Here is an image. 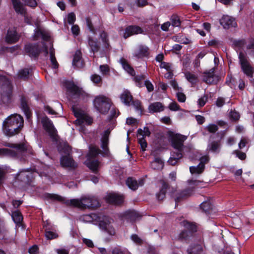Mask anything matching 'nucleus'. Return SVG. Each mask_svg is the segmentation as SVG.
Wrapping results in <instances>:
<instances>
[{"mask_svg":"<svg viewBox=\"0 0 254 254\" xmlns=\"http://www.w3.org/2000/svg\"><path fill=\"white\" fill-rule=\"evenodd\" d=\"M47 197L66 204L68 206L77 207L81 210L94 209L100 206L97 198L92 195H84L79 199H66L56 194H48Z\"/></svg>","mask_w":254,"mask_h":254,"instance_id":"nucleus-1","label":"nucleus"},{"mask_svg":"<svg viewBox=\"0 0 254 254\" xmlns=\"http://www.w3.org/2000/svg\"><path fill=\"white\" fill-rule=\"evenodd\" d=\"M10 148L0 149V155H6L11 157L19 158L33 155V150L27 143H7Z\"/></svg>","mask_w":254,"mask_h":254,"instance_id":"nucleus-2","label":"nucleus"},{"mask_svg":"<svg viewBox=\"0 0 254 254\" xmlns=\"http://www.w3.org/2000/svg\"><path fill=\"white\" fill-rule=\"evenodd\" d=\"M23 126V118L19 115L13 114L8 117L3 122L2 130L7 136L17 134Z\"/></svg>","mask_w":254,"mask_h":254,"instance_id":"nucleus-3","label":"nucleus"},{"mask_svg":"<svg viewBox=\"0 0 254 254\" xmlns=\"http://www.w3.org/2000/svg\"><path fill=\"white\" fill-rule=\"evenodd\" d=\"M187 136L180 134H172L171 136L172 146L177 150L174 152L172 156L168 160V163L171 165H175L178 160L183 157L182 149L184 147V142Z\"/></svg>","mask_w":254,"mask_h":254,"instance_id":"nucleus-4","label":"nucleus"},{"mask_svg":"<svg viewBox=\"0 0 254 254\" xmlns=\"http://www.w3.org/2000/svg\"><path fill=\"white\" fill-rule=\"evenodd\" d=\"M93 103L96 110L103 114H106L108 112L112 104L111 100L103 95L96 96Z\"/></svg>","mask_w":254,"mask_h":254,"instance_id":"nucleus-5","label":"nucleus"},{"mask_svg":"<svg viewBox=\"0 0 254 254\" xmlns=\"http://www.w3.org/2000/svg\"><path fill=\"white\" fill-rule=\"evenodd\" d=\"M0 86L1 90V98L4 103H8L12 94V86L7 78L0 75Z\"/></svg>","mask_w":254,"mask_h":254,"instance_id":"nucleus-6","label":"nucleus"},{"mask_svg":"<svg viewBox=\"0 0 254 254\" xmlns=\"http://www.w3.org/2000/svg\"><path fill=\"white\" fill-rule=\"evenodd\" d=\"M42 45V49L40 48L38 44H28L25 46V52L32 58H37L40 52L43 51L45 55L46 56L48 54V48L44 43H41Z\"/></svg>","mask_w":254,"mask_h":254,"instance_id":"nucleus-7","label":"nucleus"},{"mask_svg":"<svg viewBox=\"0 0 254 254\" xmlns=\"http://www.w3.org/2000/svg\"><path fill=\"white\" fill-rule=\"evenodd\" d=\"M239 58L241 69L244 74L249 77H253L254 68L248 61L246 56L243 53L240 52L239 55Z\"/></svg>","mask_w":254,"mask_h":254,"instance_id":"nucleus-8","label":"nucleus"},{"mask_svg":"<svg viewBox=\"0 0 254 254\" xmlns=\"http://www.w3.org/2000/svg\"><path fill=\"white\" fill-rule=\"evenodd\" d=\"M42 123L44 129L48 132L53 140H56L58 136L57 131L54 127L52 121L47 117L42 118Z\"/></svg>","mask_w":254,"mask_h":254,"instance_id":"nucleus-9","label":"nucleus"},{"mask_svg":"<svg viewBox=\"0 0 254 254\" xmlns=\"http://www.w3.org/2000/svg\"><path fill=\"white\" fill-rule=\"evenodd\" d=\"M203 80L207 84H216L219 80V77L214 74V68H213L204 73Z\"/></svg>","mask_w":254,"mask_h":254,"instance_id":"nucleus-10","label":"nucleus"},{"mask_svg":"<svg viewBox=\"0 0 254 254\" xmlns=\"http://www.w3.org/2000/svg\"><path fill=\"white\" fill-rule=\"evenodd\" d=\"M110 131L109 129L105 130L101 138V147L103 149V154L108 156L109 154V149L108 148L109 136Z\"/></svg>","mask_w":254,"mask_h":254,"instance_id":"nucleus-11","label":"nucleus"},{"mask_svg":"<svg viewBox=\"0 0 254 254\" xmlns=\"http://www.w3.org/2000/svg\"><path fill=\"white\" fill-rule=\"evenodd\" d=\"M143 30L141 27L136 25H131L127 26L124 33L123 37L125 39L134 35L142 33Z\"/></svg>","mask_w":254,"mask_h":254,"instance_id":"nucleus-12","label":"nucleus"},{"mask_svg":"<svg viewBox=\"0 0 254 254\" xmlns=\"http://www.w3.org/2000/svg\"><path fill=\"white\" fill-rule=\"evenodd\" d=\"M105 199L107 202L115 205L120 204L124 201L123 196L116 193H110L106 196Z\"/></svg>","mask_w":254,"mask_h":254,"instance_id":"nucleus-13","label":"nucleus"},{"mask_svg":"<svg viewBox=\"0 0 254 254\" xmlns=\"http://www.w3.org/2000/svg\"><path fill=\"white\" fill-rule=\"evenodd\" d=\"M99 226L101 229L110 235H114L116 234L115 228L109 221L103 220L100 221Z\"/></svg>","mask_w":254,"mask_h":254,"instance_id":"nucleus-14","label":"nucleus"},{"mask_svg":"<svg viewBox=\"0 0 254 254\" xmlns=\"http://www.w3.org/2000/svg\"><path fill=\"white\" fill-rule=\"evenodd\" d=\"M220 24L225 29H228L230 27H235L236 25V22L235 19L228 16L224 15L220 19Z\"/></svg>","mask_w":254,"mask_h":254,"instance_id":"nucleus-15","label":"nucleus"},{"mask_svg":"<svg viewBox=\"0 0 254 254\" xmlns=\"http://www.w3.org/2000/svg\"><path fill=\"white\" fill-rule=\"evenodd\" d=\"M19 36L17 34L15 28L10 29L8 30L5 37V41L7 43L13 44L17 42Z\"/></svg>","mask_w":254,"mask_h":254,"instance_id":"nucleus-16","label":"nucleus"},{"mask_svg":"<svg viewBox=\"0 0 254 254\" xmlns=\"http://www.w3.org/2000/svg\"><path fill=\"white\" fill-rule=\"evenodd\" d=\"M61 164L63 167L75 169L77 167L76 163L69 156H64L61 159Z\"/></svg>","mask_w":254,"mask_h":254,"instance_id":"nucleus-17","label":"nucleus"},{"mask_svg":"<svg viewBox=\"0 0 254 254\" xmlns=\"http://www.w3.org/2000/svg\"><path fill=\"white\" fill-rule=\"evenodd\" d=\"M159 183L161 185V189L159 192L156 194V197L159 200H162L165 197L166 192L169 189V186L164 180H160Z\"/></svg>","mask_w":254,"mask_h":254,"instance_id":"nucleus-18","label":"nucleus"},{"mask_svg":"<svg viewBox=\"0 0 254 254\" xmlns=\"http://www.w3.org/2000/svg\"><path fill=\"white\" fill-rule=\"evenodd\" d=\"M149 54V48L144 45H140L134 52V56L138 59L147 57Z\"/></svg>","mask_w":254,"mask_h":254,"instance_id":"nucleus-19","label":"nucleus"},{"mask_svg":"<svg viewBox=\"0 0 254 254\" xmlns=\"http://www.w3.org/2000/svg\"><path fill=\"white\" fill-rule=\"evenodd\" d=\"M21 108L24 112L27 119L31 116V112L28 106V99L27 97L22 96L20 98Z\"/></svg>","mask_w":254,"mask_h":254,"instance_id":"nucleus-20","label":"nucleus"},{"mask_svg":"<svg viewBox=\"0 0 254 254\" xmlns=\"http://www.w3.org/2000/svg\"><path fill=\"white\" fill-rule=\"evenodd\" d=\"M65 86L67 90L74 95L79 96L82 94V89L79 88L72 82H66Z\"/></svg>","mask_w":254,"mask_h":254,"instance_id":"nucleus-21","label":"nucleus"},{"mask_svg":"<svg viewBox=\"0 0 254 254\" xmlns=\"http://www.w3.org/2000/svg\"><path fill=\"white\" fill-rule=\"evenodd\" d=\"M72 64L77 68L83 67L84 63L81 59V53L80 51H76L74 55Z\"/></svg>","mask_w":254,"mask_h":254,"instance_id":"nucleus-22","label":"nucleus"},{"mask_svg":"<svg viewBox=\"0 0 254 254\" xmlns=\"http://www.w3.org/2000/svg\"><path fill=\"white\" fill-rule=\"evenodd\" d=\"M126 184L127 186L132 190H136L138 186L143 185V181L140 180L139 183L133 178H128Z\"/></svg>","mask_w":254,"mask_h":254,"instance_id":"nucleus-23","label":"nucleus"},{"mask_svg":"<svg viewBox=\"0 0 254 254\" xmlns=\"http://www.w3.org/2000/svg\"><path fill=\"white\" fill-rule=\"evenodd\" d=\"M120 98L123 103L129 106L132 101V96L128 90L124 91L121 95Z\"/></svg>","mask_w":254,"mask_h":254,"instance_id":"nucleus-24","label":"nucleus"},{"mask_svg":"<svg viewBox=\"0 0 254 254\" xmlns=\"http://www.w3.org/2000/svg\"><path fill=\"white\" fill-rule=\"evenodd\" d=\"M85 164L93 173H97L100 165V162L98 160H91L89 159L86 161Z\"/></svg>","mask_w":254,"mask_h":254,"instance_id":"nucleus-25","label":"nucleus"},{"mask_svg":"<svg viewBox=\"0 0 254 254\" xmlns=\"http://www.w3.org/2000/svg\"><path fill=\"white\" fill-rule=\"evenodd\" d=\"M15 11L21 15L25 14L26 10L21 2L18 0H11Z\"/></svg>","mask_w":254,"mask_h":254,"instance_id":"nucleus-26","label":"nucleus"},{"mask_svg":"<svg viewBox=\"0 0 254 254\" xmlns=\"http://www.w3.org/2000/svg\"><path fill=\"white\" fill-rule=\"evenodd\" d=\"M88 45L91 51L93 53V56L94 57V53L99 51L100 49V46L98 43L97 40L89 37L88 38Z\"/></svg>","mask_w":254,"mask_h":254,"instance_id":"nucleus-27","label":"nucleus"},{"mask_svg":"<svg viewBox=\"0 0 254 254\" xmlns=\"http://www.w3.org/2000/svg\"><path fill=\"white\" fill-rule=\"evenodd\" d=\"M220 143L219 141H212L209 143L207 150L214 153H218L220 150Z\"/></svg>","mask_w":254,"mask_h":254,"instance_id":"nucleus-28","label":"nucleus"},{"mask_svg":"<svg viewBox=\"0 0 254 254\" xmlns=\"http://www.w3.org/2000/svg\"><path fill=\"white\" fill-rule=\"evenodd\" d=\"M125 217L130 221L133 222L138 219L141 216L134 210H128L125 212Z\"/></svg>","mask_w":254,"mask_h":254,"instance_id":"nucleus-29","label":"nucleus"},{"mask_svg":"<svg viewBox=\"0 0 254 254\" xmlns=\"http://www.w3.org/2000/svg\"><path fill=\"white\" fill-rule=\"evenodd\" d=\"M148 110L150 113L160 112L164 110V107L160 102H154L149 105Z\"/></svg>","mask_w":254,"mask_h":254,"instance_id":"nucleus-30","label":"nucleus"},{"mask_svg":"<svg viewBox=\"0 0 254 254\" xmlns=\"http://www.w3.org/2000/svg\"><path fill=\"white\" fill-rule=\"evenodd\" d=\"M120 63L122 64L124 69L131 75L135 74V71L133 68L128 64L127 61L124 58H121Z\"/></svg>","mask_w":254,"mask_h":254,"instance_id":"nucleus-31","label":"nucleus"},{"mask_svg":"<svg viewBox=\"0 0 254 254\" xmlns=\"http://www.w3.org/2000/svg\"><path fill=\"white\" fill-rule=\"evenodd\" d=\"M192 193V190L190 189L184 190L178 194V195L175 197V200L176 203H178L182 199L191 195Z\"/></svg>","mask_w":254,"mask_h":254,"instance_id":"nucleus-32","label":"nucleus"},{"mask_svg":"<svg viewBox=\"0 0 254 254\" xmlns=\"http://www.w3.org/2000/svg\"><path fill=\"white\" fill-rule=\"evenodd\" d=\"M181 224L185 228L189 230L190 232V233L196 231V226L195 224L192 222L185 220L181 222Z\"/></svg>","mask_w":254,"mask_h":254,"instance_id":"nucleus-33","label":"nucleus"},{"mask_svg":"<svg viewBox=\"0 0 254 254\" xmlns=\"http://www.w3.org/2000/svg\"><path fill=\"white\" fill-rule=\"evenodd\" d=\"M189 254H204L203 247L200 245H196L192 246L188 250Z\"/></svg>","mask_w":254,"mask_h":254,"instance_id":"nucleus-34","label":"nucleus"},{"mask_svg":"<svg viewBox=\"0 0 254 254\" xmlns=\"http://www.w3.org/2000/svg\"><path fill=\"white\" fill-rule=\"evenodd\" d=\"M205 168V166L202 164H199L197 166H191L190 167V172L192 174H200Z\"/></svg>","mask_w":254,"mask_h":254,"instance_id":"nucleus-35","label":"nucleus"},{"mask_svg":"<svg viewBox=\"0 0 254 254\" xmlns=\"http://www.w3.org/2000/svg\"><path fill=\"white\" fill-rule=\"evenodd\" d=\"M72 111L73 112L74 115L77 118V120L75 121V124H77L80 125L81 119L83 118L85 114L80 110L73 108Z\"/></svg>","mask_w":254,"mask_h":254,"instance_id":"nucleus-36","label":"nucleus"},{"mask_svg":"<svg viewBox=\"0 0 254 254\" xmlns=\"http://www.w3.org/2000/svg\"><path fill=\"white\" fill-rule=\"evenodd\" d=\"M151 167L154 170H159L163 168V163L161 159L156 158L152 162Z\"/></svg>","mask_w":254,"mask_h":254,"instance_id":"nucleus-37","label":"nucleus"},{"mask_svg":"<svg viewBox=\"0 0 254 254\" xmlns=\"http://www.w3.org/2000/svg\"><path fill=\"white\" fill-rule=\"evenodd\" d=\"M30 74V69L29 68H24L19 71L18 76L19 78L23 79H26L29 77Z\"/></svg>","mask_w":254,"mask_h":254,"instance_id":"nucleus-38","label":"nucleus"},{"mask_svg":"<svg viewBox=\"0 0 254 254\" xmlns=\"http://www.w3.org/2000/svg\"><path fill=\"white\" fill-rule=\"evenodd\" d=\"M200 208L205 213H209L212 209V206L210 201H205L200 204Z\"/></svg>","mask_w":254,"mask_h":254,"instance_id":"nucleus-39","label":"nucleus"},{"mask_svg":"<svg viewBox=\"0 0 254 254\" xmlns=\"http://www.w3.org/2000/svg\"><path fill=\"white\" fill-rule=\"evenodd\" d=\"M100 150L97 147H90L89 152L88 154L87 157H88L89 158L95 157L100 152Z\"/></svg>","mask_w":254,"mask_h":254,"instance_id":"nucleus-40","label":"nucleus"},{"mask_svg":"<svg viewBox=\"0 0 254 254\" xmlns=\"http://www.w3.org/2000/svg\"><path fill=\"white\" fill-rule=\"evenodd\" d=\"M150 134V132L147 127H144L143 129L139 128L137 130V137H144L145 136H149Z\"/></svg>","mask_w":254,"mask_h":254,"instance_id":"nucleus-41","label":"nucleus"},{"mask_svg":"<svg viewBox=\"0 0 254 254\" xmlns=\"http://www.w3.org/2000/svg\"><path fill=\"white\" fill-rule=\"evenodd\" d=\"M12 217L15 223L17 224L20 223L22 220V216L21 214L17 211L12 212Z\"/></svg>","mask_w":254,"mask_h":254,"instance_id":"nucleus-42","label":"nucleus"},{"mask_svg":"<svg viewBox=\"0 0 254 254\" xmlns=\"http://www.w3.org/2000/svg\"><path fill=\"white\" fill-rule=\"evenodd\" d=\"M191 233L186 230L183 231L179 234V239L182 241H187L191 236Z\"/></svg>","mask_w":254,"mask_h":254,"instance_id":"nucleus-43","label":"nucleus"},{"mask_svg":"<svg viewBox=\"0 0 254 254\" xmlns=\"http://www.w3.org/2000/svg\"><path fill=\"white\" fill-rule=\"evenodd\" d=\"M100 38L104 43L105 47L106 48H108L110 45L107 33L104 31L101 32L100 34Z\"/></svg>","mask_w":254,"mask_h":254,"instance_id":"nucleus-44","label":"nucleus"},{"mask_svg":"<svg viewBox=\"0 0 254 254\" xmlns=\"http://www.w3.org/2000/svg\"><path fill=\"white\" fill-rule=\"evenodd\" d=\"M50 60L52 64V66L54 68H57L58 67V64L56 61L55 57L54 52L52 49L50 50Z\"/></svg>","mask_w":254,"mask_h":254,"instance_id":"nucleus-45","label":"nucleus"},{"mask_svg":"<svg viewBox=\"0 0 254 254\" xmlns=\"http://www.w3.org/2000/svg\"><path fill=\"white\" fill-rule=\"evenodd\" d=\"M145 78L144 75L140 74L137 75L134 77V80L136 84L138 87H141L143 85L142 81Z\"/></svg>","mask_w":254,"mask_h":254,"instance_id":"nucleus-46","label":"nucleus"},{"mask_svg":"<svg viewBox=\"0 0 254 254\" xmlns=\"http://www.w3.org/2000/svg\"><path fill=\"white\" fill-rule=\"evenodd\" d=\"M171 21L173 27H179L181 23L179 17L177 15H173L171 18Z\"/></svg>","mask_w":254,"mask_h":254,"instance_id":"nucleus-47","label":"nucleus"},{"mask_svg":"<svg viewBox=\"0 0 254 254\" xmlns=\"http://www.w3.org/2000/svg\"><path fill=\"white\" fill-rule=\"evenodd\" d=\"M208 98V95L206 94L204 95L202 97L200 98L197 101V104L199 107L201 108L203 107L207 102Z\"/></svg>","mask_w":254,"mask_h":254,"instance_id":"nucleus-48","label":"nucleus"},{"mask_svg":"<svg viewBox=\"0 0 254 254\" xmlns=\"http://www.w3.org/2000/svg\"><path fill=\"white\" fill-rule=\"evenodd\" d=\"M90 79L95 84H100L102 82V77L100 75L94 74L90 76Z\"/></svg>","mask_w":254,"mask_h":254,"instance_id":"nucleus-49","label":"nucleus"},{"mask_svg":"<svg viewBox=\"0 0 254 254\" xmlns=\"http://www.w3.org/2000/svg\"><path fill=\"white\" fill-rule=\"evenodd\" d=\"M45 237L48 240H52L58 238V235L51 231H45Z\"/></svg>","mask_w":254,"mask_h":254,"instance_id":"nucleus-50","label":"nucleus"},{"mask_svg":"<svg viewBox=\"0 0 254 254\" xmlns=\"http://www.w3.org/2000/svg\"><path fill=\"white\" fill-rule=\"evenodd\" d=\"M86 22L87 26L88 28L89 29V30H90V31L92 32L93 34H95L96 30L93 26V25L92 24L91 19L89 17H86Z\"/></svg>","mask_w":254,"mask_h":254,"instance_id":"nucleus-51","label":"nucleus"},{"mask_svg":"<svg viewBox=\"0 0 254 254\" xmlns=\"http://www.w3.org/2000/svg\"><path fill=\"white\" fill-rule=\"evenodd\" d=\"M137 137L138 140V143L140 144L141 148L143 151H144L147 146V142L144 139V137H143V136L142 137L140 136Z\"/></svg>","mask_w":254,"mask_h":254,"instance_id":"nucleus-52","label":"nucleus"},{"mask_svg":"<svg viewBox=\"0 0 254 254\" xmlns=\"http://www.w3.org/2000/svg\"><path fill=\"white\" fill-rule=\"evenodd\" d=\"M112 254H130L127 250L119 248H115L112 251Z\"/></svg>","mask_w":254,"mask_h":254,"instance_id":"nucleus-53","label":"nucleus"},{"mask_svg":"<svg viewBox=\"0 0 254 254\" xmlns=\"http://www.w3.org/2000/svg\"><path fill=\"white\" fill-rule=\"evenodd\" d=\"M100 69L103 75H107L109 73L110 68L107 64L101 65L100 66Z\"/></svg>","mask_w":254,"mask_h":254,"instance_id":"nucleus-54","label":"nucleus"},{"mask_svg":"<svg viewBox=\"0 0 254 254\" xmlns=\"http://www.w3.org/2000/svg\"><path fill=\"white\" fill-rule=\"evenodd\" d=\"M207 130L210 133H215L218 129V127L214 124H210L206 127Z\"/></svg>","mask_w":254,"mask_h":254,"instance_id":"nucleus-55","label":"nucleus"},{"mask_svg":"<svg viewBox=\"0 0 254 254\" xmlns=\"http://www.w3.org/2000/svg\"><path fill=\"white\" fill-rule=\"evenodd\" d=\"M186 77L190 82L192 83L195 82L197 79V77L194 74H191L190 72L186 74Z\"/></svg>","mask_w":254,"mask_h":254,"instance_id":"nucleus-56","label":"nucleus"},{"mask_svg":"<svg viewBox=\"0 0 254 254\" xmlns=\"http://www.w3.org/2000/svg\"><path fill=\"white\" fill-rule=\"evenodd\" d=\"M132 105L136 109V111L139 112L140 113L142 111V106L141 105V102L139 100H135L132 101Z\"/></svg>","mask_w":254,"mask_h":254,"instance_id":"nucleus-57","label":"nucleus"},{"mask_svg":"<svg viewBox=\"0 0 254 254\" xmlns=\"http://www.w3.org/2000/svg\"><path fill=\"white\" fill-rule=\"evenodd\" d=\"M169 108L170 110L174 111H179L180 110L179 105L175 101L171 102L169 104Z\"/></svg>","mask_w":254,"mask_h":254,"instance_id":"nucleus-58","label":"nucleus"},{"mask_svg":"<svg viewBox=\"0 0 254 254\" xmlns=\"http://www.w3.org/2000/svg\"><path fill=\"white\" fill-rule=\"evenodd\" d=\"M178 100L180 102H185L186 100V95L181 92H178L176 94Z\"/></svg>","mask_w":254,"mask_h":254,"instance_id":"nucleus-59","label":"nucleus"},{"mask_svg":"<svg viewBox=\"0 0 254 254\" xmlns=\"http://www.w3.org/2000/svg\"><path fill=\"white\" fill-rule=\"evenodd\" d=\"M82 122L80 123V125L84 123H87L88 125H90L92 123V119L90 117L87 116L86 114L84 115L82 119H81Z\"/></svg>","mask_w":254,"mask_h":254,"instance_id":"nucleus-60","label":"nucleus"},{"mask_svg":"<svg viewBox=\"0 0 254 254\" xmlns=\"http://www.w3.org/2000/svg\"><path fill=\"white\" fill-rule=\"evenodd\" d=\"M75 15L73 12L68 14L67 16V22L70 24H72L75 21Z\"/></svg>","mask_w":254,"mask_h":254,"instance_id":"nucleus-61","label":"nucleus"},{"mask_svg":"<svg viewBox=\"0 0 254 254\" xmlns=\"http://www.w3.org/2000/svg\"><path fill=\"white\" fill-rule=\"evenodd\" d=\"M230 117L231 119L234 121H237L239 119L240 115L239 113L236 111H231L230 114Z\"/></svg>","mask_w":254,"mask_h":254,"instance_id":"nucleus-62","label":"nucleus"},{"mask_svg":"<svg viewBox=\"0 0 254 254\" xmlns=\"http://www.w3.org/2000/svg\"><path fill=\"white\" fill-rule=\"evenodd\" d=\"M144 84L146 86L148 92L153 91L154 90V87L153 84L148 80L144 81Z\"/></svg>","mask_w":254,"mask_h":254,"instance_id":"nucleus-63","label":"nucleus"},{"mask_svg":"<svg viewBox=\"0 0 254 254\" xmlns=\"http://www.w3.org/2000/svg\"><path fill=\"white\" fill-rule=\"evenodd\" d=\"M27 5L35 7L37 6V3L35 0H23Z\"/></svg>","mask_w":254,"mask_h":254,"instance_id":"nucleus-64","label":"nucleus"}]
</instances>
